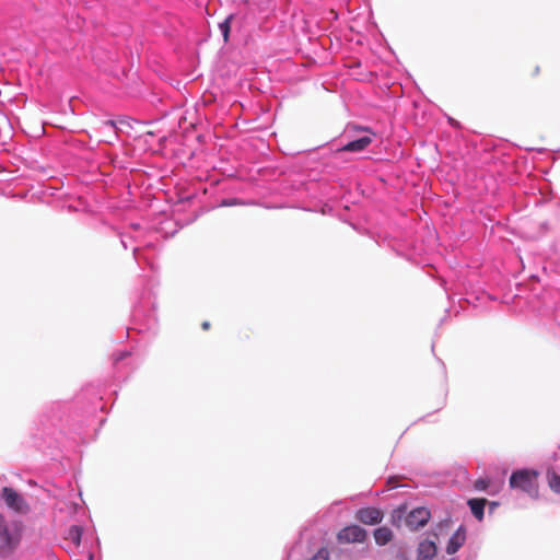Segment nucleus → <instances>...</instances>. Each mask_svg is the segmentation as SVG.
<instances>
[{
	"mask_svg": "<svg viewBox=\"0 0 560 560\" xmlns=\"http://www.w3.org/2000/svg\"><path fill=\"white\" fill-rule=\"evenodd\" d=\"M158 317L155 311V303L148 302L147 304L143 302L139 303L135 306L132 313V325L128 328V332L137 331L141 335H150L153 336L158 331Z\"/></svg>",
	"mask_w": 560,
	"mask_h": 560,
	"instance_id": "1",
	"label": "nucleus"
},
{
	"mask_svg": "<svg viewBox=\"0 0 560 560\" xmlns=\"http://www.w3.org/2000/svg\"><path fill=\"white\" fill-rule=\"evenodd\" d=\"M335 545L331 541H304L303 539L296 541L288 555V560L298 555H302V560H329Z\"/></svg>",
	"mask_w": 560,
	"mask_h": 560,
	"instance_id": "2",
	"label": "nucleus"
},
{
	"mask_svg": "<svg viewBox=\"0 0 560 560\" xmlns=\"http://www.w3.org/2000/svg\"><path fill=\"white\" fill-rule=\"evenodd\" d=\"M363 135L360 137L348 141L343 144H336L331 143L329 149L332 151V163L335 165H340L342 163H347L348 160L345 159V154L348 152H362L364 151L372 142L373 137L375 133H373L370 129L364 128L362 129Z\"/></svg>",
	"mask_w": 560,
	"mask_h": 560,
	"instance_id": "3",
	"label": "nucleus"
},
{
	"mask_svg": "<svg viewBox=\"0 0 560 560\" xmlns=\"http://www.w3.org/2000/svg\"><path fill=\"white\" fill-rule=\"evenodd\" d=\"M538 472L534 469L523 468L514 470L510 477V486L513 489H520L530 497H537L538 485H537Z\"/></svg>",
	"mask_w": 560,
	"mask_h": 560,
	"instance_id": "4",
	"label": "nucleus"
},
{
	"mask_svg": "<svg viewBox=\"0 0 560 560\" xmlns=\"http://www.w3.org/2000/svg\"><path fill=\"white\" fill-rule=\"evenodd\" d=\"M317 187L318 183L314 180H294L291 185L290 191L288 192V195L292 196L296 201L292 207L306 209L304 206V200L306 198L316 199L319 197L317 194Z\"/></svg>",
	"mask_w": 560,
	"mask_h": 560,
	"instance_id": "5",
	"label": "nucleus"
},
{
	"mask_svg": "<svg viewBox=\"0 0 560 560\" xmlns=\"http://www.w3.org/2000/svg\"><path fill=\"white\" fill-rule=\"evenodd\" d=\"M130 229L132 230V233L131 232L120 233V242L125 249H127L132 244H137L132 247V254H133L135 260L138 264H140V260H141L140 252H141L142 245L145 247H149L152 244L150 242L144 243L143 241L140 240V224L132 223L130 225Z\"/></svg>",
	"mask_w": 560,
	"mask_h": 560,
	"instance_id": "6",
	"label": "nucleus"
},
{
	"mask_svg": "<svg viewBox=\"0 0 560 560\" xmlns=\"http://www.w3.org/2000/svg\"><path fill=\"white\" fill-rule=\"evenodd\" d=\"M19 533L10 529L5 517L0 513V556H7L11 552L19 545Z\"/></svg>",
	"mask_w": 560,
	"mask_h": 560,
	"instance_id": "7",
	"label": "nucleus"
},
{
	"mask_svg": "<svg viewBox=\"0 0 560 560\" xmlns=\"http://www.w3.org/2000/svg\"><path fill=\"white\" fill-rule=\"evenodd\" d=\"M366 538V530L357 524L345 526L337 534V540L340 544H363Z\"/></svg>",
	"mask_w": 560,
	"mask_h": 560,
	"instance_id": "8",
	"label": "nucleus"
},
{
	"mask_svg": "<svg viewBox=\"0 0 560 560\" xmlns=\"http://www.w3.org/2000/svg\"><path fill=\"white\" fill-rule=\"evenodd\" d=\"M2 499L7 506L16 513L26 514L30 511V505L23 495L11 487L2 489Z\"/></svg>",
	"mask_w": 560,
	"mask_h": 560,
	"instance_id": "9",
	"label": "nucleus"
},
{
	"mask_svg": "<svg viewBox=\"0 0 560 560\" xmlns=\"http://www.w3.org/2000/svg\"><path fill=\"white\" fill-rule=\"evenodd\" d=\"M431 516V511L428 508L418 506L406 515L405 524L410 530H418L429 523Z\"/></svg>",
	"mask_w": 560,
	"mask_h": 560,
	"instance_id": "10",
	"label": "nucleus"
},
{
	"mask_svg": "<svg viewBox=\"0 0 560 560\" xmlns=\"http://www.w3.org/2000/svg\"><path fill=\"white\" fill-rule=\"evenodd\" d=\"M384 514L378 508L366 506L355 512V518L364 525H376L383 521Z\"/></svg>",
	"mask_w": 560,
	"mask_h": 560,
	"instance_id": "11",
	"label": "nucleus"
},
{
	"mask_svg": "<svg viewBox=\"0 0 560 560\" xmlns=\"http://www.w3.org/2000/svg\"><path fill=\"white\" fill-rule=\"evenodd\" d=\"M467 538V529L465 525H459L458 528L448 538L445 551L447 555H455L465 544Z\"/></svg>",
	"mask_w": 560,
	"mask_h": 560,
	"instance_id": "12",
	"label": "nucleus"
},
{
	"mask_svg": "<svg viewBox=\"0 0 560 560\" xmlns=\"http://www.w3.org/2000/svg\"><path fill=\"white\" fill-rule=\"evenodd\" d=\"M436 542L438 540L431 538L430 536L421 540L417 548V560H433L438 552Z\"/></svg>",
	"mask_w": 560,
	"mask_h": 560,
	"instance_id": "13",
	"label": "nucleus"
},
{
	"mask_svg": "<svg viewBox=\"0 0 560 560\" xmlns=\"http://www.w3.org/2000/svg\"><path fill=\"white\" fill-rule=\"evenodd\" d=\"M452 526V517L450 515L445 516L443 520L434 523L431 527L429 536L439 541V537L444 535L450 530Z\"/></svg>",
	"mask_w": 560,
	"mask_h": 560,
	"instance_id": "14",
	"label": "nucleus"
},
{
	"mask_svg": "<svg viewBox=\"0 0 560 560\" xmlns=\"http://www.w3.org/2000/svg\"><path fill=\"white\" fill-rule=\"evenodd\" d=\"M487 500L486 499H479V498H472L467 501V504L470 509L471 514L478 520L482 521L485 516V506H486Z\"/></svg>",
	"mask_w": 560,
	"mask_h": 560,
	"instance_id": "15",
	"label": "nucleus"
},
{
	"mask_svg": "<svg viewBox=\"0 0 560 560\" xmlns=\"http://www.w3.org/2000/svg\"><path fill=\"white\" fill-rule=\"evenodd\" d=\"M373 536H374L376 545L385 546L392 540L393 532L387 526H381V527H377L374 529Z\"/></svg>",
	"mask_w": 560,
	"mask_h": 560,
	"instance_id": "16",
	"label": "nucleus"
},
{
	"mask_svg": "<svg viewBox=\"0 0 560 560\" xmlns=\"http://www.w3.org/2000/svg\"><path fill=\"white\" fill-rule=\"evenodd\" d=\"M83 528L80 525H71L66 533L65 539L70 541L75 548L81 544Z\"/></svg>",
	"mask_w": 560,
	"mask_h": 560,
	"instance_id": "17",
	"label": "nucleus"
},
{
	"mask_svg": "<svg viewBox=\"0 0 560 560\" xmlns=\"http://www.w3.org/2000/svg\"><path fill=\"white\" fill-rule=\"evenodd\" d=\"M547 479L550 489L560 494V474L557 469H547Z\"/></svg>",
	"mask_w": 560,
	"mask_h": 560,
	"instance_id": "18",
	"label": "nucleus"
},
{
	"mask_svg": "<svg viewBox=\"0 0 560 560\" xmlns=\"http://www.w3.org/2000/svg\"><path fill=\"white\" fill-rule=\"evenodd\" d=\"M490 483H491L490 479L479 478L475 481L474 487L477 491H486L488 494L494 495L498 492V490L490 489Z\"/></svg>",
	"mask_w": 560,
	"mask_h": 560,
	"instance_id": "19",
	"label": "nucleus"
},
{
	"mask_svg": "<svg viewBox=\"0 0 560 560\" xmlns=\"http://www.w3.org/2000/svg\"><path fill=\"white\" fill-rule=\"evenodd\" d=\"M233 18H234V15L230 14L229 16H226V19L224 21L219 23V30L222 34L224 43H228L230 39L231 21L233 20Z\"/></svg>",
	"mask_w": 560,
	"mask_h": 560,
	"instance_id": "20",
	"label": "nucleus"
},
{
	"mask_svg": "<svg viewBox=\"0 0 560 560\" xmlns=\"http://www.w3.org/2000/svg\"><path fill=\"white\" fill-rule=\"evenodd\" d=\"M42 424L44 425V428L37 429V433L34 434V446H36L39 450H43L45 447V444H46L45 435L48 434L46 432L45 424L44 423H42Z\"/></svg>",
	"mask_w": 560,
	"mask_h": 560,
	"instance_id": "21",
	"label": "nucleus"
},
{
	"mask_svg": "<svg viewBox=\"0 0 560 560\" xmlns=\"http://www.w3.org/2000/svg\"><path fill=\"white\" fill-rule=\"evenodd\" d=\"M90 394L94 395V399L101 400L102 397L97 396V393L95 392V388L93 386H86L82 389L80 397H88Z\"/></svg>",
	"mask_w": 560,
	"mask_h": 560,
	"instance_id": "22",
	"label": "nucleus"
},
{
	"mask_svg": "<svg viewBox=\"0 0 560 560\" xmlns=\"http://www.w3.org/2000/svg\"><path fill=\"white\" fill-rule=\"evenodd\" d=\"M129 355H130V352H128V351H120L118 353H115L113 355L114 364H118L120 361H122L124 359H126Z\"/></svg>",
	"mask_w": 560,
	"mask_h": 560,
	"instance_id": "23",
	"label": "nucleus"
},
{
	"mask_svg": "<svg viewBox=\"0 0 560 560\" xmlns=\"http://www.w3.org/2000/svg\"><path fill=\"white\" fill-rule=\"evenodd\" d=\"M237 205V200L235 198H232V199H223L221 202H220V206L221 207H231V206H235Z\"/></svg>",
	"mask_w": 560,
	"mask_h": 560,
	"instance_id": "24",
	"label": "nucleus"
},
{
	"mask_svg": "<svg viewBox=\"0 0 560 560\" xmlns=\"http://www.w3.org/2000/svg\"><path fill=\"white\" fill-rule=\"evenodd\" d=\"M548 469H557L558 474H560V460L556 465L549 467Z\"/></svg>",
	"mask_w": 560,
	"mask_h": 560,
	"instance_id": "25",
	"label": "nucleus"
},
{
	"mask_svg": "<svg viewBox=\"0 0 560 560\" xmlns=\"http://www.w3.org/2000/svg\"><path fill=\"white\" fill-rule=\"evenodd\" d=\"M106 125L110 126L112 128H115L116 127V124L114 120H107L106 121Z\"/></svg>",
	"mask_w": 560,
	"mask_h": 560,
	"instance_id": "26",
	"label": "nucleus"
},
{
	"mask_svg": "<svg viewBox=\"0 0 560 560\" xmlns=\"http://www.w3.org/2000/svg\"><path fill=\"white\" fill-rule=\"evenodd\" d=\"M201 326H202L203 329H208L209 326H210V323L209 322H203Z\"/></svg>",
	"mask_w": 560,
	"mask_h": 560,
	"instance_id": "27",
	"label": "nucleus"
},
{
	"mask_svg": "<svg viewBox=\"0 0 560 560\" xmlns=\"http://www.w3.org/2000/svg\"><path fill=\"white\" fill-rule=\"evenodd\" d=\"M95 555L93 552H89L88 560H94Z\"/></svg>",
	"mask_w": 560,
	"mask_h": 560,
	"instance_id": "28",
	"label": "nucleus"
},
{
	"mask_svg": "<svg viewBox=\"0 0 560 560\" xmlns=\"http://www.w3.org/2000/svg\"><path fill=\"white\" fill-rule=\"evenodd\" d=\"M499 505L498 502H491L490 504V509L493 510L494 508H497Z\"/></svg>",
	"mask_w": 560,
	"mask_h": 560,
	"instance_id": "29",
	"label": "nucleus"
},
{
	"mask_svg": "<svg viewBox=\"0 0 560 560\" xmlns=\"http://www.w3.org/2000/svg\"><path fill=\"white\" fill-rule=\"evenodd\" d=\"M402 512H404L402 509H398V510L395 511V513H399L398 517H401Z\"/></svg>",
	"mask_w": 560,
	"mask_h": 560,
	"instance_id": "30",
	"label": "nucleus"
}]
</instances>
